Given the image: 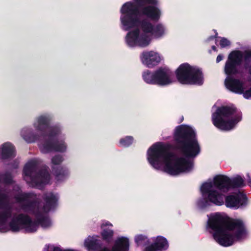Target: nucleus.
Returning a JSON list of instances; mask_svg holds the SVG:
<instances>
[{"mask_svg": "<svg viewBox=\"0 0 251 251\" xmlns=\"http://www.w3.org/2000/svg\"><path fill=\"white\" fill-rule=\"evenodd\" d=\"M243 94V97L247 99H249L251 98V87L246 90H244Z\"/></svg>", "mask_w": 251, "mask_h": 251, "instance_id": "7c9ffc66", "label": "nucleus"}, {"mask_svg": "<svg viewBox=\"0 0 251 251\" xmlns=\"http://www.w3.org/2000/svg\"><path fill=\"white\" fill-rule=\"evenodd\" d=\"M246 196L239 190L228 195L225 198V203L227 207L237 209L246 203Z\"/></svg>", "mask_w": 251, "mask_h": 251, "instance_id": "9b49d317", "label": "nucleus"}, {"mask_svg": "<svg viewBox=\"0 0 251 251\" xmlns=\"http://www.w3.org/2000/svg\"><path fill=\"white\" fill-rule=\"evenodd\" d=\"M85 246L88 249L91 250L93 248L94 241L91 238H87L84 242Z\"/></svg>", "mask_w": 251, "mask_h": 251, "instance_id": "c85d7f7f", "label": "nucleus"}, {"mask_svg": "<svg viewBox=\"0 0 251 251\" xmlns=\"http://www.w3.org/2000/svg\"><path fill=\"white\" fill-rule=\"evenodd\" d=\"M133 141L132 137L127 136L124 138L121 139L120 141V144L123 147H127L132 143Z\"/></svg>", "mask_w": 251, "mask_h": 251, "instance_id": "b1692460", "label": "nucleus"}, {"mask_svg": "<svg viewBox=\"0 0 251 251\" xmlns=\"http://www.w3.org/2000/svg\"><path fill=\"white\" fill-rule=\"evenodd\" d=\"M237 65L227 60L225 66V73L228 75H235L240 73V70L237 68Z\"/></svg>", "mask_w": 251, "mask_h": 251, "instance_id": "aec40b11", "label": "nucleus"}, {"mask_svg": "<svg viewBox=\"0 0 251 251\" xmlns=\"http://www.w3.org/2000/svg\"><path fill=\"white\" fill-rule=\"evenodd\" d=\"M230 43V41L225 38H222L220 41V45L222 48L229 46Z\"/></svg>", "mask_w": 251, "mask_h": 251, "instance_id": "c756f323", "label": "nucleus"}, {"mask_svg": "<svg viewBox=\"0 0 251 251\" xmlns=\"http://www.w3.org/2000/svg\"><path fill=\"white\" fill-rule=\"evenodd\" d=\"M236 111V108L232 107L218 108L212 115L214 125L222 130H231L241 120V115L235 114Z\"/></svg>", "mask_w": 251, "mask_h": 251, "instance_id": "39448f33", "label": "nucleus"}, {"mask_svg": "<svg viewBox=\"0 0 251 251\" xmlns=\"http://www.w3.org/2000/svg\"><path fill=\"white\" fill-rule=\"evenodd\" d=\"M176 74L177 80L182 84L200 85L202 83V76L200 70L187 63L180 65Z\"/></svg>", "mask_w": 251, "mask_h": 251, "instance_id": "423d86ee", "label": "nucleus"}, {"mask_svg": "<svg viewBox=\"0 0 251 251\" xmlns=\"http://www.w3.org/2000/svg\"><path fill=\"white\" fill-rule=\"evenodd\" d=\"M156 85L167 86L173 83L175 81L173 73L167 68L158 69L156 70Z\"/></svg>", "mask_w": 251, "mask_h": 251, "instance_id": "f8f14e48", "label": "nucleus"}, {"mask_svg": "<svg viewBox=\"0 0 251 251\" xmlns=\"http://www.w3.org/2000/svg\"><path fill=\"white\" fill-rule=\"evenodd\" d=\"M249 185L251 186V180L249 182Z\"/></svg>", "mask_w": 251, "mask_h": 251, "instance_id": "c9c22d12", "label": "nucleus"}, {"mask_svg": "<svg viewBox=\"0 0 251 251\" xmlns=\"http://www.w3.org/2000/svg\"><path fill=\"white\" fill-rule=\"evenodd\" d=\"M63 159L61 155H55L51 159L50 167L52 173L58 176L61 174H64L65 169L60 166Z\"/></svg>", "mask_w": 251, "mask_h": 251, "instance_id": "dca6fc26", "label": "nucleus"}, {"mask_svg": "<svg viewBox=\"0 0 251 251\" xmlns=\"http://www.w3.org/2000/svg\"><path fill=\"white\" fill-rule=\"evenodd\" d=\"M244 185L242 178L237 176L232 180L226 176L218 175L213 179L208 180L203 183L201 187L203 200L199 201L200 206L204 207L212 203L217 205H222L224 202L226 193L232 188H238Z\"/></svg>", "mask_w": 251, "mask_h": 251, "instance_id": "7ed1b4c3", "label": "nucleus"}, {"mask_svg": "<svg viewBox=\"0 0 251 251\" xmlns=\"http://www.w3.org/2000/svg\"><path fill=\"white\" fill-rule=\"evenodd\" d=\"M143 78L144 80L148 84H156V70L154 72H151L150 71H146L143 73Z\"/></svg>", "mask_w": 251, "mask_h": 251, "instance_id": "412c9836", "label": "nucleus"}, {"mask_svg": "<svg viewBox=\"0 0 251 251\" xmlns=\"http://www.w3.org/2000/svg\"><path fill=\"white\" fill-rule=\"evenodd\" d=\"M9 216V213L8 212H4L0 214V230L4 232L6 231L5 230L2 229V225L5 224V223Z\"/></svg>", "mask_w": 251, "mask_h": 251, "instance_id": "393cba45", "label": "nucleus"}, {"mask_svg": "<svg viewBox=\"0 0 251 251\" xmlns=\"http://www.w3.org/2000/svg\"><path fill=\"white\" fill-rule=\"evenodd\" d=\"M135 240L137 244L139 246L146 243L147 241V238L144 235H137L135 237Z\"/></svg>", "mask_w": 251, "mask_h": 251, "instance_id": "a878e982", "label": "nucleus"}, {"mask_svg": "<svg viewBox=\"0 0 251 251\" xmlns=\"http://www.w3.org/2000/svg\"><path fill=\"white\" fill-rule=\"evenodd\" d=\"M174 137L178 148L186 158L169 153L166 144L157 142L148 149L147 160L155 169L176 176L192 170L193 164L188 157L197 155L200 148L194 131L189 126H177Z\"/></svg>", "mask_w": 251, "mask_h": 251, "instance_id": "f257e3e1", "label": "nucleus"}, {"mask_svg": "<svg viewBox=\"0 0 251 251\" xmlns=\"http://www.w3.org/2000/svg\"><path fill=\"white\" fill-rule=\"evenodd\" d=\"M139 5L141 14L146 15L153 20H158L161 15L160 10L156 7L150 4H156L157 0H134Z\"/></svg>", "mask_w": 251, "mask_h": 251, "instance_id": "6e6552de", "label": "nucleus"}, {"mask_svg": "<svg viewBox=\"0 0 251 251\" xmlns=\"http://www.w3.org/2000/svg\"><path fill=\"white\" fill-rule=\"evenodd\" d=\"M10 228L13 231L24 228L26 232H32L37 230V225L35 223L31 222L28 217L20 215L11 222Z\"/></svg>", "mask_w": 251, "mask_h": 251, "instance_id": "1a4fd4ad", "label": "nucleus"}, {"mask_svg": "<svg viewBox=\"0 0 251 251\" xmlns=\"http://www.w3.org/2000/svg\"><path fill=\"white\" fill-rule=\"evenodd\" d=\"M245 68L249 70V72L251 74V51H247L245 52Z\"/></svg>", "mask_w": 251, "mask_h": 251, "instance_id": "5701e85b", "label": "nucleus"}, {"mask_svg": "<svg viewBox=\"0 0 251 251\" xmlns=\"http://www.w3.org/2000/svg\"><path fill=\"white\" fill-rule=\"evenodd\" d=\"M40 149L44 153H47L50 151L64 152L66 150V146L64 143H58L56 145H52L50 141L47 142L40 146Z\"/></svg>", "mask_w": 251, "mask_h": 251, "instance_id": "2eb2a0df", "label": "nucleus"}, {"mask_svg": "<svg viewBox=\"0 0 251 251\" xmlns=\"http://www.w3.org/2000/svg\"><path fill=\"white\" fill-rule=\"evenodd\" d=\"M112 226V225L108 222H105L103 223L101 225V227L103 229H105L104 227H105V226Z\"/></svg>", "mask_w": 251, "mask_h": 251, "instance_id": "2f4dec72", "label": "nucleus"}, {"mask_svg": "<svg viewBox=\"0 0 251 251\" xmlns=\"http://www.w3.org/2000/svg\"><path fill=\"white\" fill-rule=\"evenodd\" d=\"M25 179L27 182H32L39 187L40 183H46L50 180V176L48 172L44 171L35 177L33 176V167L30 164H26L24 168Z\"/></svg>", "mask_w": 251, "mask_h": 251, "instance_id": "9d476101", "label": "nucleus"}, {"mask_svg": "<svg viewBox=\"0 0 251 251\" xmlns=\"http://www.w3.org/2000/svg\"><path fill=\"white\" fill-rule=\"evenodd\" d=\"M162 59L158 52L152 50L143 52L141 56L142 63L148 68L157 65Z\"/></svg>", "mask_w": 251, "mask_h": 251, "instance_id": "ddd939ff", "label": "nucleus"}, {"mask_svg": "<svg viewBox=\"0 0 251 251\" xmlns=\"http://www.w3.org/2000/svg\"><path fill=\"white\" fill-rule=\"evenodd\" d=\"M40 224L42 226H43L44 228H47L49 227L51 225V223L50 220L49 218H46L40 221Z\"/></svg>", "mask_w": 251, "mask_h": 251, "instance_id": "cd10ccee", "label": "nucleus"}, {"mask_svg": "<svg viewBox=\"0 0 251 251\" xmlns=\"http://www.w3.org/2000/svg\"><path fill=\"white\" fill-rule=\"evenodd\" d=\"M243 54L240 51H234L231 52L228 55V61H230L232 63L239 65L243 59Z\"/></svg>", "mask_w": 251, "mask_h": 251, "instance_id": "4be33fe9", "label": "nucleus"}, {"mask_svg": "<svg viewBox=\"0 0 251 251\" xmlns=\"http://www.w3.org/2000/svg\"><path fill=\"white\" fill-rule=\"evenodd\" d=\"M1 156L3 159H7L13 157L15 155V148L13 145L6 142L1 146Z\"/></svg>", "mask_w": 251, "mask_h": 251, "instance_id": "a211bd4d", "label": "nucleus"}, {"mask_svg": "<svg viewBox=\"0 0 251 251\" xmlns=\"http://www.w3.org/2000/svg\"><path fill=\"white\" fill-rule=\"evenodd\" d=\"M212 49L213 50H216V47L215 46H213Z\"/></svg>", "mask_w": 251, "mask_h": 251, "instance_id": "f704fd0d", "label": "nucleus"}, {"mask_svg": "<svg viewBox=\"0 0 251 251\" xmlns=\"http://www.w3.org/2000/svg\"><path fill=\"white\" fill-rule=\"evenodd\" d=\"M49 121L50 118L47 116L39 117L34 123V129L24 128L21 132L22 136L28 142L33 141L36 138L43 135Z\"/></svg>", "mask_w": 251, "mask_h": 251, "instance_id": "0eeeda50", "label": "nucleus"}, {"mask_svg": "<svg viewBox=\"0 0 251 251\" xmlns=\"http://www.w3.org/2000/svg\"><path fill=\"white\" fill-rule=\"evenodd\" d=\"M59 132L58 130H56L55 132L51 131V132L49 136L51 137L53 135H55L57 134V133Z\"/></svg>", "mask_w": 251, "mask_h": 251, "instance_id": "72a5a7b5", "label": "nucleus"}, {"mask_svg": "<svg viewBox=\"0 0 251 251\" xmlns=\"http://www.w3.org/2000/svg\"><path fill=\"white\" fill-rule=\"evenodd\" d=\"M225 84L227 89L237 94H242L245 88L244 83L242 81L233 78L229 76L226 78Z\"/></svg>", "mask_w": 251, "mask_h": 251, "instance_id": "4468645a", "label": "nucleus"}, {"mask_svg": "<svg viewBox=\"0 0 251 251\" xmlns=\"http://www.w3.org/2000/svg\"><path fill=\"white\" fill-rule=\"evenodd\" d=\"M113 231L111 229H103L101 235L105 239H108L113 236Z\"/></svg>", "mask_w": 251, "mask_h": 251, "instance_id": "bb28decb", "label": "nucleus"}, {"mask_svg": "<svg viewBox=\"0 0 251 251\" xmlns=\"http://www.w3.org/2000/svg\"><path fill=\"white\" fill-rule=\"evenodd\" d=\"M138 12V8L133 3L126 2L121 9L120 20L122 28L130 30L126 37L127 45L144 48L150 44L153 35L156 38H160L166 34V29L161 24L154 27L148 20L140 22Z\"/></svg>", "mask_w": 251, "mask_h": 251, "instance_id": "f03ea898", "label": "nucleus"}, {"mask_svg": "<svg viewBox=\"0 0 251 251\" xmlns=\"http://www.w3.org/2000/svg\"><path fill=\"white\" fill-rule=\"evenodd\" d=\"M168 243L165 238L158 236L156 238L154 245L149 247L146 251H158L166 250L168 248Z\"/></svg>", "mask_w": 251, "mask_h": 251, "instance_id": "f3484780", "label": "nucleus"}, {"mask_svg": "<svg viewBox=\"0 0 251 251\" xmlns=\"http://www.w3.org/2000/svg\"><path fill=\"white\" fill-rule=\"evenodd\" d=\"M5 181H6V182H10V180H8V181L5 180Z\"/></svg>", "mask_w": 251, "mask_h": 251, "instance_id": "e433bc0d", "label": "nucleus"}, {"mask_svg": "<svg viewBox=\"0 0 251 251\" xmlns=\"http://www.w3.org/2000/svg\"><path fill=\"white\" fill-rule=\"evenodd\" d=\"M209 227L213 230L214 239L221 245L228 247L245 237L247 232L242 221L239 219L226 222L220 214L212 215L208 222Z\"/></svg>", "mask_w": 251, "mask_h": 251, "instance_id": "20e7f679", "label": "nucleus"}, {"mask_svg": "<svg viewBox=\"0 0 251 251\" xmlns=\"http://www.w3.org/2000/svg\"><path fill=\"white\" fill-rule=\"evenodd\" d=\"M57 199L58 197L57 196L52 193H50L48 194L45 198V204L43 207V211L46 213L53 208L55 206Z\"/></svg>", "mask_w": 251, "mask_h": 251, "instance_id": "6ab92c4d", "label": "nucleus"}, {"mask_svg": "<svg viewBox=\"0 0 251 251\" xmlns=\"http://www.w3.org/2000/svg\"><path fill=\"white\" fill-rule=\"evenodd\" d=\"M223 59V56L221 55H219L217 57L216 61L217 63L219 62Z\"/></svg>", "mask_w": 251, "mask_h": 251, "instance_id": "473e14b6", "label": "nucleus"}]
</instances>
